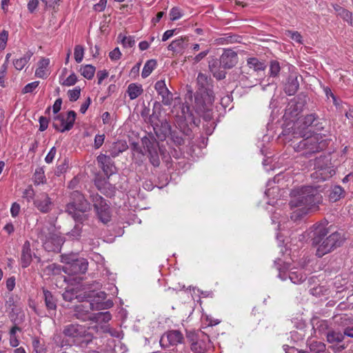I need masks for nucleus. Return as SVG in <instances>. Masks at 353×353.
Returning a JSON list of instances; mask_svg holds the SVG:
<instances>
[{
    "mask_svg": "<svg viewBox=\"0 0 353 353\" xmlns=\"http://www.w3.org/2000/svg\"><path fill=\"white\" fill-rule=\"evenodd\" d=\"M289 205L292 210L290 219L296 222L312 211L319 209L322 203V195L313 186H301L290 192Z\"/></svg>",
    "mask_w": 353,
    "mask_h": 353,
    "instance_id": "1",
    "label": "nucleus"
},
{
    "mask_svg": "<svg viewBox=\"0 0 353 353\" xmlns=\"http://www.w3.org/2000/svg\"><path fill=\"white\" fill-rule=\"evenodd\" d=\"M317 117L315 114H310L302 119H299L294 123L295 130L293 132L296 136L303 137L299 143L294 146L296 152H303V154L307 157L312 154L324 150L327 146V141L320 134L307 135L305 130L311 126L316 121Z\"/></svg>",
    "mask_w": 353,
    "mask_h": 353,
    "instance_id": "2",
    "label": "nucleus"
},
{
    "mask_svg": "<svg viewBox=\"0 0 353 353\" xmlns=\"http://www.w3.org/2000/svg\"><path fill=\"white\" fill-rule=\"evenodd\" d=\"M313 228L312 243L316 248V255L319 258L341 247L345 241L341 232H334L327 236L329 230L323 224L314 225Z\"/></svg>",
    "mask_w": 353,
    "mask_h": 353,
    "instance_id": "3",
    "label": "nucleus"
},
{
    "mask_svg": "<svg viewBox=\"0 0 353 353\" xmlns=\"http://www.w3.org/2000/svg\"><path fill=\"white\" fill-rule=\"evenodd\" d=\"M198 90L194 95V109L201 114L207 113L205 119H210L208 112L211 110V106L214 102V92L211 89V79L203 73H199L197 77Z\"/></svg>",
    "mask_w": 353,
    "mask_h": 353,
    "instance_id": "4",
    "label": "nucleus"
},
{
    "mask_svg": "<svg viewBox=\"0 0 353 353\" xmlns=\"http://www.w3.org/2000/svg\"><path fill=\"white\" fill-rule=\"evenodd\" d=\"M91 210V205L79 191L70 194V201L66 205L65 211L76 222H83L88 219L85 212Z\"/></svg>",
    "mask_w": 353,
    "mask_h": 353,
    "instance_id": "5",
    "label": "nucleus"
},
{
    "mask_svg": "<svg viewBox=\"0 0 353 353\" xmlns=\"http://www.w3.org/2000/svg\"><path fill=\"white\" fill-rule=\"evenodd\" d=\"M172 113L179 128L186 134L190 131V126L192 125L198 126L200 123V119L194 117L188 104L174 105Z\"/></svg>",
    "mask_w": 353,
    "mask_h": 353,
    "instance_id": "6",
    "label": "nucleus"
},
{
    "mask_svg": "<svg viewBox=\"0 0 353 353\" xmlns=\"http://www.w3.org/2000/svg\"><path fill=\"white\" fill-rule=\"evenodd\" d=\"M38 238L48 252L57 251L63 243V239L55 226L49 223L41 227L38 232Z\"/></svg>",
    "mask_w": 353,
    "mask_h": 353,
    "instance_id": "7",
    "label": "nucleus"
},
{
    "mask_svg": "<svg viewBox=\"0 0 353 353\" xmlns=\"http://www.w3.org/2000/svg\"><path fill=\"white\" fill-rule=\"evenodd\" d=\"M63 334L76 345H87L92 340V336L89 333L88 327L77 323L65 325Z\"/></svg>",
    "mask_w": 353,
    "mask_h": 353,
    "instance_id": "8",
    "label": "nucleus"
},
{
    "mask_svg": "<svg viewBox=\"0 0 353 353\" xmlns=\"http://www.w3.org/2000/svg\"><path fill=\"white\" fill-rule=\"evenodd\" d=\"M112 306V301L101 302L95 304L93 302L85 301L75 306L74 315L77 319L83 321H92L93 314L91 313V311L105 310Z\"/></svg>",
    "mask_w": 353,
    "mask_h": 353,
    "instance_id": "9",
    "label": "nucleus"
},
{
    "mask_svg": "<svg viewBox=\"0 0 353 353\" xmlns=\"http://www.w3.org/2000/svg\"><path fill=\"white\" fill-rule=\"evenodd\" d=\"M90 198L93 203V206L99 219L104 224L110 222L111 220V212L106 201L97 193L90 194Z\"/></svg>",
    "mask_w": 353,
    "mask_h": 353,
    "instance_id": "10",
    "label": "nucleus"
},
{
    "mask_svg": "<svg viewBox=\"0 0 353 353\" xmlns=\"http://www.w3.org/2000/svg\"><path fill=\"white\" fill-rule=\"evenodd\" d=\"M314 166L316 171L313 173V177L315 179L325 181L335 174V170L330 165L325 157L317 159Z\"/></svg>",
    "mask_w": 353,
    "mask_h": 353,
    "instance_id": "11",
    "label": "nucleus"
},
{
    "mask_svg": "<svg viewBox=\"0 0 353 353\" xmlns=\"http://www.w3.org/2000/svg\"><path fill=\"white\" fill-rule=\"evenodd\" d=\"M76 119V113L73 110L68 112L66 116L60 114L54 117L52 126L58 131L64 132L72 128Z\"/></svg>",
    "mask_w": 353,
    "mask_h": 353,
    "instance_id": "12",
    "label": "nucleus"
},
{
    "mask_svg": "<svg viewBox=\"0 0 353 353\" xmlns=\"http://www.w3.org/2000/svg\"><path fill=\"white\" fill-rule=\"evenodd\" d=\"M142 144L148 152V157L150 163L154 167H158L160 164V159L158 153V142L154 138L144 137L142 139Z\"/></svg>",
    "mask_w": 353,
    "mask_h": 353,
    "instance_id": "13",
    "label": "nucleus"
},
{
    "mask_svg": "<svg viewBox=\"0 0 353 353\" xmlns=\"http://www.w3.org/2000/svg\"><path fill=\"white\" fill-rule=\"evenodd\" d=\"M154 89L161 101L164 105H170L173 101V94L168 88L164 79L157 81L154 84Z\"/></svg>",
    "mask_w": 353,
    "mask_h": 353,
    "instance_id": "14",
    "label": "nucleus"
},
{
    "mask_svg": "<svg viewBox=\"0 0 353 353\" xmlns=\"http://www.w3.org/2000/svg\"><path fill=\"white\" fill-rule=\"evenodd\" d=\"M88 263L83 258L77 259L71 263L67 262L64 271L71 274H84L88 270Z\"/></svg>",
    "mask_w": 353,
    "mask_h": 353,
    "instance_id": "15",
    "label": "nucleus"
},
{
    "mask_svg": "<svg viewBox=\"0 0 353 353\" xmlns=\"http://www.w3.org/2000/svg\"><path fill=\"white\" fill-rule=\"evenodd\" d=\"M183 341V334L179 330H170L165 333L161 338L160 343L162 346L176 345Z\"/></svg>",
    "mask_w": 353,
    "mask_h": 353,
    "instance_id": "16",
    "label": "nucleus"
},
{
    "mask_svg": "<svg viewBox=\"0 0 353 353\" xmlns=\"http://www.w3.org/2000/svg\"><path fill=\"white\" fill-rule=\"evenodd\" d=\"M34 205L41 212L48 213L52 209V202L47 193L42 192L36 196Z\"/></svg>",
    "mask_w": 353,
    "mask_h": 353,
    "instance_id": "17",
    "label": "nucleus"
},
{
    "mask_svg": "<svg viewBox=\"0 0 353 353\" xmlns=\"http://www.w3.org/2000/svg\"><path fill=\"white\" fill-rule=\"evenodd\" d=\"M238 62L237 54L231 49L225 50L220 57V64L224 68H232Z\"/></svg>",
    "mask_w": 353,
    "mask_h": 353,
    "instance_id": "18",
    "label": "nucleus"
},
{
    "mask_svg": "<svg viewBox=\"0 0 353 353\" xmlns=\"http://www.w3.org/2000/svg\"><path fill=\"white\" fill-rule=\"evenodd\" d=\"M212 347L210 337L208 335H203L201 339L191 343V350L194 353H205Z\"/></svg>",
    "mask_w": 353,
    "mask_h": 353,
    "instance_id": "19",
    "label": "nucleus"
},
{
    "mask_svg": "<svg viewBox=\"0 0 353 353\" xmlns=\"http://www.w3.org/2000/svg\"><path fill=\"white\" fill-rule=\"evenodd\" d=\"M32 260V252L30 248V243L26 241L21 249V263L23 268L28 267Z\"/></svg>",
    "mask_w": 353,
    "mask_h": 353,
    "instance_id": "20",
    "label": "nucleus"
},
{
    "mask_svg": "<svg viewBox=\"0 0 353 353\" xmlns=\"http://www.w3.org/2000/svg\"><path fill=\"white\" fill-rule=\"evenodd\" d=\"M299 88V82L296 73H291L288 79V81L285 86V92L289 95H294Z\"/></svg>",
    "mask_w": 353,
    "mask_h": 353,
    "instance_id": "21",
    "label": "nucleus"
},
{
    "mask_svg": "<svg viewBox=\"0 0 353 353\" xmlns=\"http://www.w3.org/2000/svg\"><path fill=\"white\" fill-rule=\"evenodd\" d=\"M188 45V37H181L172 41L168 46V49L176 53L182 52Z\"/></svg>",
    "mask_w": 353,
    "mask_h": 353,
    "instance_id": "22",
    "label": "nucleus"
},
{
    "mask_svg": "<svg viewBox=\"0 0 353 353\" xmlns=\"http://www.w3.org/2000/svg\"><path fill=\"white\" fill-rule=\"evenodd\" d=\"M50 59L48 58H42L38 62V67L35 71V76L38 78L46 79L50 74L48 66Z\"/></svg>",
    "mask_w": 353,
    "mask_h": 353,
    "instance_id": "23",
    "label": "nucleus"
},
{
    "mask_svg": "<svg viewBox=\"0 0 353 353\" xmlns=\"http://www.w3.org/2000/svg\"><path fill=\"white\" fill-rule=\"evenodd\" d=\"M336 321L341 326L345 327L344 329L343 333L345 336H347L348 337L353 338V325L350 326L351 319L347 314L340 315L339 316H336Z\"/></svg>",
    "mask_w": 353,
    "mask_h": 353,
    "instance_id": "24",
    "label": "nucleus"
},
{
    "mask_svg": "<svg viewBox=\"0 0 353 353\" xmlns=\"http://www.w3.org/2000/svg\"><path fill=\"white\" fill-rule=\"evenodd\" d=\"M332 6L337 16L340 17L350 26H353V16L351 12L336 3H334Z\"/></svg>",
    "mask_w": 353,
    "mask_h": 353,
    "instance_id": "25",
    "label": "nucleus"
},
{
    "mask_svg": "<svg viewBox=\"0 0 353 353\" xmlns=\"http://www.w3.org/2000/svg\"><path fill=\"white\" fill-rule=\"evenodd\" d=\"M247 64L250 69L259 73L264 72L266 68V65L264 61H260L256 57H250L247 59Z\"/></svg>",
    "mask_w": 353,
    "mask_h": 353,
    "instance_id": "26",
    "label": "nucleus"
},
{
    "mask_svg": "<svg viewBox=\"0 0 353 353\" xmlns=\"http://www.w3.org/2000/svg\"><path fill=\"white\" fill-rule=\"evenodd\" d=\"M143 92V90L141 84L132 83L128 86L127 92L131 100L139 97Z\"/></svg>",
    "mask_w": 353,
    "mask_h": 353,
    "instance_id": "27",
    "label": "nucleus"
},
{
    "mask_svg": "<svg viewBox=\"0 0 353 353\" xmlns=\"http://www.w3.org/2000/svg\"><path fill=\"white\" fill-rule=\"evenodd\" d=\"M289 279L295 284H300L306 279V274L302 270H291L289 272Z\"/></svg>",
    "mask_w": 353,
    "mask_h": 353,
    "instance_id": "28",
    "label": "nucleus"
},
{
    "mask_svg": "<svg viewBox=\"0 0 353 353\" xmlns=\"http://www.w3.org/2000/svg\"><path fill=\"white\" fill-rule=\"evenodd\" d=\"M45 305L48 310H55L57 309L56 299L52 293L46 289L43 290Z\"/></svg>",
    "mask_w": 353,
    "mask_h": 353,
    "instance_id": "29",
    "label": "nucleus"
},
{
    "mask_svg": "<svg viewBox=\"0 0 353 353\" xmlns=\"http://www.w3.org/2000/svg\"><path fill=\"white\" fill-rule=\"evenodd\" d=\"M33 53L30 51L26 52L23 57L13 61V65L17 70H21L30 60Z\"/></svg>",
    "mask_w": 353,
    "mask_h": 353,
    "instance_id": "30",
    "label": "nucleus"
},
{
    "mask_svg": "<svg viewBox=\"0 0 353 353\" xmlns=\"http://www.w3.org/2000/svg\"><path fill=\"white\" fill-rule=\"evenodd\" d=\"M18 332H21V329L17 325L12 326L9 331V344L12 347H17L19 345Z\"/></svg>",
    "mask_w": 353,
    "mask_h": 353,
    "instance_id": "31",
    "label": "nucleus"
},
{
    "mask_svg": "<svg viewBox=\"0 0 353 353\" xmlns=\"http://www.w3.org/2000/svg\"><path fill=\"white\" fill-rule=\"evenodd\" d=\"M345 337L344 333L337 331H330L327 333V341L330 343H339L343 341Z\"/></svg>",
    "mask_w": 353,
    "mask_h": 353,
    "instance_id": "32",
    "label": "nucleus"
},
{
    "mask_svg": "<svg viewBox=\"0 0 353 353\" xmlns=\"http://www.w3.org/2000/svg\"><path fill=\"white\" fill-rule=\"evenodd\" d=\"M309 351L310 353H326L325 344L317 341H313L308 343Z\"/></svg>",
    "mask_w": 353,
    "mask_h": 353,
    "instance_id": "33",
    "label": "nucleus"
},
{
    "mask_svg": "<svg viewBox=\"0 0 353 353\" xmlns=\"http://www.w3.org/2000/svg\"><path fill=\"white\" fill-rule=\"evenodd\" d=\"M127 148L128 145L124 142L119 141L117 143H114L110 150V155L112 156V157L115 158L120 153L126 150Z\"/></svg>",
    "mask_w": 353,
    "mask_h": 353,
    "instance_id": "34",
    "label": "nucleus"
},
{
    "mask_svg": "<svg viewBox=\"0 0 353 353\" xmlns=\"http://www.w3.org/2000/svg\"><path fill=\"white\" fill-rule=\"evenodd\" d=\"M157 66V61L150 59L146 61L141 72V77L145 79L148 77Z\"/></svg>",
    "mask_w": 353,
    "mask_h": 353,
    "instance_id": "35",
    "label": "nucleus"
},
{
    "mask_svg": "<svg viewBox=\"0 0 353 353\" xmlns=\"http://www.w3.org/2000/svg\"><path fill=\"white\" fill-rule=\"evenodd\" d=\"M112 319L110 312L93 314L92 321L96 323H108Z\"/></svg>",
    "mask_w": 353,
    "mask_h": 353,
    "instance_id": "36",
    "label": "nucleus"
},
{
    "mask_svg": "<svg viewBox=\"0 0 353 353\" xmlns=\"http://www.w3.org/2000/svg\"><path fill=\"white\" fill-rule=\"evenodd\" d=\"M95 67L92 65H85L81 66L80 72L81 75L87 79H92L95 73Z\"/></svg>",
    "mask_w": 353,
    "mask_h": 353,
    "instance_id": "37",
    "label": "nucleus"
},
{
    "mask_svg": "<svg viewBox=\"0 0 353 353\" xmlns=\"http://www.w3.org/2000/svg\"><path fill=\"white\" fill-rule=\"evenodd\" d=\"M82 223L83 222H78L76 223L73 229L70 232H68V235L70 239L74 240L79 239L81 237L83 227Z\"/></svg>",
    "mask_w": 353,
    "mask_h": 353,
    "instance_id": "38",
    "label": "nucleus"
},
{
    "mask_svg": "<svg viewBox=\"0 0 353 353\" xmlns=\"http://www.w3.org/2000/svg\"><path fill=\"white\" fill-rule=\"evenodd\" d=\"M46 176L44 171L42 168L36 169L34 176L33 181L35 185H40L46 182Z\"/></svg>",
    "mask_w": 353,
    "mask_h": 353,
    "instance_id": "39",
    "label": "nucleus"
},
{
    "mask_svg": "<svg viewBox=\"0 0 353 353\" xmlns=\"http://www.w3.org/2000/svg\"><path fill=\"white\" fill-rule=\"evenodd\" d=\"M344 190L341 186H335L330 193V199L332 201L339 200L343 195Z\"/></svg>",
    "mask_w": 353,
    "mask_h": 353,
    "instance_id": "40",
    "label": "nucleus"
},
{
    "mask_svg": "<svg viewBox=\"0 0 353 353\" xmlns=\"http://www.w3.org/2000/svg\"><path fill=\"white\" fill-rule=\"evenodd\" d=\"M281 71L279 63L276 60H272L270 62L269 75L270 77H276Z\"/></svg>",
    "mask_w": 353,
    "mask_h": 353,
    "instance_id": "41",
    "label": "nucleus"
},
{
    "mask_svg": "<svg viewBox=\"0 0 353 353\" xmlns=\"http://www.w3.org/2000/svg\"><path fill=\"white\" fill-rule=\"evenodd\" d=\"M74 56L75 61L79 63L82 61L84 56V48L80 45H77L74 48Z\"/></svg>",
    "mask_w": 353,
    "mask_h": 353,
    "instance_id": "42",
    "label": "nucleus"
},
{
    "mask_svg": "<svg viewBox=\"0 0 353 353\" xmlns=\"http://www.w3.org/2000/svg\"><path fill=\"white\" fill-rule=\"evenodd\" d=\"M118 37H119V39H121V43L125 48H131L135 43V41H134V38L131 36H128V37L122 36L120 34Z\"/></svg>",
    "mask_w": 353,
    "mask_h": 353,
    "instance_id": "43",
    "label": "nucleus"
},
{
    "mask_svg": "<svg viewBox=\"0 0 353 353\" xmlns=\"http://www.w3.org/2000/svg\"><path fill=\"white\" fill-rule=\"evenodd\" d=\"M97 161L101 165V168L104 172H107L108 168V165L110 163V157H107L105 154H100L97 157Z\"/></svg>",
    "mask_w": 353,
    "mask_h": 353,
    "instance_id": "44",
    "label": "nucleus"
},
{
    "mask_svg": "<svg viewBox=\"0 0 353 353\" xmlns=\"http://www.w3.org/2000/svg\"><path fill=\"white\" fill-rule=\"evenodd\" d=\"M170 20L176 21L182 17L183 13L181 10L178 7H174L170 12Z\"/></svg>",
    "mask_w": 353,
    "mask_h": 353,
    "instance_id": "45",
    "label": "nucleus"
},
{
    "mask_svg": "<svg viewBox=\"0 0 353 353\" xmlns=\"http://www.w3.org/2000/svg\"><path fill=\"white\" fill-rule=\"evenodd\" d=\"M285 35L290 37L293 41L301 43L302 37L301 34L297 31L286 30Z\"/></svg>",
    "mask_w": 353,
    "mask_h": 353,
    "instance_id": "46",
    "label": "nucleus"
},
{
    "mask_svg": "<svg viewBox=\"0 0 353 353\" xmlns=\"http://www.w3.org/2000/svg\"><path fill=\"white\" fill-rule=\"evenodd\" d=\"M68 168V160L67 159H64L63 161H61L57 167V170L55 173L57 175L59 176L60 174L64 173Z\"/></svg>",
    "mask_w": 353,
    "mask_h": 353,
    "instance_id": "47",
    "label": "nucleus"
},
{
    "mask_svg": "<svg viewBox=\"0 0 353 353\" xmlns=\"http://www.w3.org/2000/svg\"><path fill=\"white\" fill-rule=\"evenodd\" d=\"M39 84V81H33L28 83L22 90V92L23 94L31 93L32 92Z\"/></svg>",
    "mask_w": 353,
    "mask_h": 353,
    "instance_id": "48",
    "label": "nucleus"
},
{
    "mask_svg": "<svg viewBox=\"0 0 353 353\" xmlns=\"http://www.w3.org/2000/svg\"><path fill=\"white\" fill-rule=\"evenodd\" d=\"M77 81V75L73 72L71 74H70L62 83L63 85L65 86H72L74 85Z\"/></svg>",
    "mask_w": 353,
    "mask_h": 353,
    "instance_id": "49",
    "label": "nucleus"
},
{
    "mask_svg": "<svg viewBox=\"0 0 353 353\" xmlns=\"http://www.w3.org/2000/svg\"><path fill=\"white\" fill-rule=\"evenodd\" d=\"M8 39V32L6 30H3L0 33V50L6 48Z\"/></svg>",
    "mask_w": 353,
    "mask_h": 353,
    "instance_id": "50",
    "label": "nucleus"
},
{
    "mask_svg": "<svg viewBox=\"0 0 353 353\" xmlns=\"http://www.w3.org/2000/svg\"><path fill=\"white\" fill-rule=\"evenodd\" d=\"M80 93H81V90L79 88H75L73 90H70L68 91V97H69L70 101H77L80 97Z\"/></svg>",
    "mask_w": 353,
    "mask_h": 353,
    "instance_id": "51",
    "label": "nucleus"
},
{
    "mask_svg": "<svg viewBox=\"0 0 353 353\" xmlns=\"http://www.w3.org/2000/svg\"><path fill=\"white\" fill-rule=\"evenodd\" d=\"M7 69H8V64L6 63H4L1 67H0V85L2 87H4V83H5V77L7 73Z\"/></svg>",
    "mask_w": 353,
    "mask_h": 353,
    "instance_id": "52",
    "label": "nucleus"
},
{
    "mask_svg": "<svg viewBox=\"0 0 353 353\" xmlns=\"http://www.w3.org/2000/svg\"><path fill=\"white\" fill-rule=\"evenodd\" d=\"M56 153H57V149L55 147H52L49 152L48 153V154L46 155V158H45V161L47 163H51L54 159V157L56 155Z\"/></svg>",
    "mask_w": 353,
    "mask_h": 353,
    "instance_id": "53",
    "label": "nucleus"
},
{
    "mask_svg": "<svg viewBox=\"0 0 353 353\" xmlns=\"http://www.w3.org/2000/svg\"><path fill=\"white\" fill-rule=\"evenodd\" d=\"M109 57L112 61H117L121 57V52L119 48H115L109 53Z\"/></svg>",
    "mask_w": 353,
    "mask_h": 353,
    "instance_id": "54",
    "label": "nucleus"
},
{
    "mask_svg": "<svg viewBox=\"0 0 353 353\" xmlns=\"http://www.w3.org/2000/svg\"><path fill=\"white\" fill-rule=\"evenodd\" d=\"M105 139L104 134H97L94 137V148L96 149L99 148L103 143Z\"/></svg>",
    "mask_w": 353,
    "mask_h": 353,
    "instance_id": "55",
    "label": "nucleus"
},
{
    "mask_svg": "<svg viewBox=\"0 0 353 353\" xmlns=\"http://www.w3.org/2000/svg\"><path fill=\"white\" fill-rule=\"evenodd\" d=\"M21 207L20 205L16 202L13 203L11 208L10 213L12 217H16L19 215L20 212Z\"/></svg>",
    "mask_w": 353,
    "mask_h": 353,
    "instance_id": "56",
    "label": "nucleus"
},
{
    "mask_svg": "<svg viewBox=\"0 0 353 353\" xmlns=\"http://www.w3.org/2000/svg\"><path fill=\"white\" fill-rule=\"evenodd\" d=\"M96 299L92 300L91 302H93L94 303H106V301H104V300L106 299V294L104 292H99L97 293ZM108 301H107L108 302Z\"/></svg>",
    "mask_w": 353,
    "mask_h": 353,
    "instance_id": "57",
    "label": "nucleus"
},
{
    "mask_svg": "<svg viewBox=\"0 0 353 353\" xmlns=\"http://www.w3.org/2000/svg\"><path fill=\"white\" fill-rule=\"evenodd\" d=\"M107 4V0H99V3L94 6V9L97 12H102L105 10Z\"/></svg>",
    "mask_w": 353,
    "mask_h": 353,
    "instance_id": "58",
    "label": "nucleus"
},
{
    "mask_svg": "<svg viewBox=\"0 0 353 353\" xmlns=\"http://www.w3.org/2000/svg\"><path fill=\"white\" fill-rule=\"evenodd\" d=\"M39 5V0H30L28 3V10L30 12H34Z\"/></svg>",
    "mask_w": 353,
    "mask_h": 353,
    "instance_id": "59",
    "label": "nucleus"
},
{
    "mask_svg": "<svg viewBox=\"0 0 353 353\" xmlns=\"http://www.w3.org/2000/svg\"><path fill=\"white\" fill-rule=\"evenodd\" d=\"M48 119L44 117H41L39 118V130L44 131L48 128Z\"/></svg>",
    "mask_w": 353,
    "mask_h": 353,
    "instance_id": "60",
    "label": "nucleus"
},
{
    "mask_svg": "<svg viewBox=\"0 0 353 353\" xmlns=\"http://www.w3.org/2000/svg\"><path fill=\"white\" fill-rule=\"evenodd\" d=\"M108 76V72L107 70H99L97 72V79H98V84H101L102 81L107 78Z\"/></svg>",
    "mask_w": 353,
    "mask_h": 353,
    "instance_id": "61",
    "label": "nucleus"
},
{
    "mask_svg": "<svg viewBox=\"0 0 353 353\" xmlns=\"http://www.w3.org/2000/svg\"><path fill=\"white\" fill-rule=\"evenodd\" d=\"M63 299L66 301H72L74 299V294L72 290H66L63 294Z\"/></svg>",
    "mask_w": 353,
    "mask_h": 353,
    "instance_id": "62",
    "label": "nucleus"
},
{
    "mask_svg": "<svg viewBox=\"0 0 353 353\" xmlns=\"http://www.w3.org/2000/svg\"><path fill=\"white\" fill-rule=\"evenodd\" d=\"M34 195V192L31 185H30L27 189L23 192V196L26 197L28 201L32 199Z\"/></svg>",
    "mask_w": 353,
    "mask_h": 353,
    "instance_id": "63",
    "label": "nucleus"
},
{
    "mask_svg": "<svg viewBox=\"0 0 353 353\" xmlns=\"http://www.w3.org/2000/svg\"><path fill=\"white\" fill-rule=\"evenodd\" d=\"M175 32L176 29L166 30L162 36V41H165L168 40L175 34Z\"/></svg>",
    "mask_w": 353,
    "mask_h": 353,
    "instance_id": "64",
    "label": "nucleus"
}]
</instances>
